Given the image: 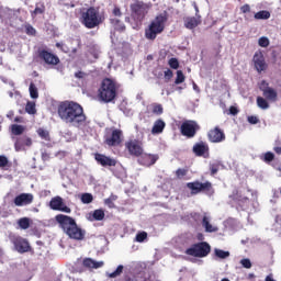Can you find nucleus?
Returning a JSON list of instances; mask_svg holds the SVG:
<instances>
[{
  "mask_svg": "<svg viewBox=\"0 0 281 281\" xmlns=\"http://www.w3.org/2000/svg\"><path fill=\"white\" fill-rule=\"evenodd\" d=\"M259 90L263 92V97L266 98V100L272 102H276L278 100V92L273 88H270L269 83L265 80L261 81V87H259Z\"/></svg>",
  "mask_w": 281,
  "mask_h": 281,
  "instance_id": "obj_13",
  "label": "nucleus"
},
{
  "mask_svg": "<svg viewBox=\"0 0 281 281\" xmlns=\"http://www.w3.org/2000/svg\"><path fill=\"white\" fill-rule=\"evenodd\" d=\"M25 111L31 115L36 114V104L34 102L29 101L25 106Z\"/></svg>",
  "mask_w": 281,
  "mask_h": 281,
  "instance_id": "obj_34",
  "label": "nucleus"
},
{
  "mask_svg": "<svg viewBox=\"0 0 281 281\" xmlns=\"http://www.w3.org/2000/svg\"><path fill=\"white\" fill-rule=\"evenodd\" d=\"M104 21L105 18L93 7L89 8L86 12H82L80 18L81 24L89 30L100 26Z\"/></svg>",
  "mask_w": 281,
  "mask_h": 281,
  "instance_id": "obj_3",
  "label": "nucleus"
},
{
  "mask_svg": "<svg viewBox=\"0 0 281 281\" xmlns=\"http://www.w3.org/2000/svg\"><path fill=\"white\" fill-rule=\"evenodd\" d=\"M207 137L211 143H222L226 139L225 133L218 126L211 130Z\"/></svg>",
  "mask_w": 281,
  "mask_h": 281,
  "instance_id": "obj_16",
  "label": "nucleus"
},
{
  "mask_svg": "<svg viewBox=\"0 0 281 281\" xmlns=\"http://www.w3.org/2000/svg\"><path fill=\"white\" fill-rule=\"evenodd\" d=\"M215 255L217 256V258L220 259H226L229 257V251H225V250H222V249H215Z\"/></svg>",
  "mask_w": 281,
  "mask_h": 281,
  "instance_id": "obj_40",
  "label": "nucleus"
},
{
  "mask_svg": "<svg viewBox=\"0 0 281 281\" xmlns=\"http://www.w3.org/2000/svg\"><path fill=\"white\" fill-rule=\"evenodd\" d=\"M211 245L206 241H200L186 250V254L196 258H204L211 252Z\"/></svg>",
  "mask_w": 281,
  "mask_h": 281,
  "instance_id": "obj_7",
  "label": "nucleus"
},
{
  "mask_svg": "<svg viewBox=\"0 0 281 281\" xmlns=\"http://www.w3.org/2000/svg\"><path fill=\"white\" fill-rule=\"evenodd\" d=\"M88 76V74L83 72V71H78L75 74V77L77 79H85Z\"/></svg>",
  "mask_w": 281,
  "mask_h": 281,
  "instance_id": "obj_52",
  "label": "nucleus"
},
{
  "mask_svg": "<svg viewBox=\"0 0 281 281\" xmlns=\"http://www.w3.org/2000/svg\"><path fill=\"white\" fill-rule=\"evenodd\" d=\"M117 95V88L114 81L106 78L99 89V99L105 103L113 102Z\"/></svg>",
  "mask_w": 281,
  "mask_h": 281,
  "instance_id": "obj_5",
  "label": "nucleus"
},
{
  "mask_svg": "<svg viewBox=\"0 0 281 281\" xmlns=\"http://www.w3.org/2000/svg\"><path fill=\"white\" fill-rule=\"evenodd\" d=\"M37 134L38 136L44 139V140H47L49 142L50 140V135H49V132L44 130V128H38L37 130Z\"/></svg>",
  "mask_w": 281,
  "mask_h": 281,
  "instance_id": "obj_33",
  "label": "nucleus"
},
{
  "mask_svg": "<svg viewBox=\"0 0 281 281\" xmlns=\"http://www.w3.org/2000/svg\"><path fill=\"white\" fill-rule=\"evenodd\" d=\"M57 223L64 232L72 239L82 240L86 232L78 227L76 221L67 215L58 214L56 217Z\"/></svg>",
  "mask_w": 281,
  "mask_h": 281,
  "instance_id": "obj_2",
  "label": "nucleus"
},
{
  "mask_svg": "<svg viewBox=\"0 0 281 281\" xmlns=\"http://www.w3.org/2000/svg\"><path fill=\"white\" fill-rule=\"evenodd\" d=\"M201 130V126L196 121L189 120L182 123L180 127V132L187 138H193L196 133Z\"/></svg>",
  "mask_w": 281,
  "mask_h": 281,
  "instance_id": "obj_9",
  "label": "nucleus"
},
{
  "mask_svg": "<svg viewBox=\"0 0 281 281\" xmlns=\"http://www.w3.org/2000/svg\"><path fill=\"white\" fill-rule=\"evenodd\" d=\"M8 165V159L4 156H0V167H5Z\"/></svg>",
  "mask_w": 281,
  "mask_h": 281,
  "instance_id": "obj_56",
  "label": "nucleus"
},
{
  "mask_svg": "<svg viewBox=\"0 0 281 281\" xmlns=\"http://www.w3.org/2000/svg\"><path fill=\"white\" fill-rule=\"evenodd\" d=\"M166 127V123L162 120H157L154 124V127L151 130V133L154 135L161 134Z\"/></svg>",
  "mask_w": 281,
  "mask_h": 281,
  "instance_id": "obj_25",
  "label": "nucleus"
},
{
  "mask_svg": "<svg viewBox=\"0 0 281 281\" xmlns=\"http://www.w3.org/2000/svg\"><path fill=\"white\" fill-rule=\"evenodd\" d=\"M274 158H276V155L271 151L263 154V161H266L267 164L273 161Z\"/></svg>",
  "mask_w": 281,
  "mask_h": 281,
  "instance_id": "obj_44",
  "label": "nucleus"
},
{
  "mask_svg": "<svg viewBox=\"0 0 281 281\" xmlns=\"http://www.w3.org/2000/svg\"><path fill=\"white\" fill-rule=\"evenodd\" d=\"M273 150L277 153V155H281V146L274 147Z\"/></svg>",
  "mask_w": 281,
  "mask_h": 281,
  "instance_id": "obj_59",
  "label": "nucleus"
},
{
  "mask_svg": "<svg viewBox=\"0 0 281 281\" xmlns=\"http://www.w3.org/2000/svg\"><path fill=\"white\" fill-rule=\"evenodd\" d=\"M31 145H32V139L26 135H23L16 138L14 147L16 151H20V150H24L25 147H30Z\"/></svg>",
  "mask_w": 281,
  "mask_h": 281,
  "instance_id": "obj_20",
  "label": "nucleus"
},
{
  "mask_svg": "<svg viewBox=\"0 0 281 281\" xmlns=\"http://www.w3.org/2000/svg\"><path fill=\"white\" fill-rule=\"evenodd\" d=\"M271 18V13L269 11H259L255 13V20H269Z\"/></svg>",
  "mask_w": 281,
  "mask_h": 281,
  "instance_id": "obj_30",
  "label": "nucleus"
},
{
  "mask_svg": "<svg viewBox=\"0 0 281 281\" xmlns=\"http://www.w3.org/2000/svg\"><path fill=\"white\" fill-rule=\"evenodd\" d=\"M49 206H50V209L54 210V211H60V212H65V213H70V212H71V209L68 207V206L65 204L63 198H60V196H55V198H53V199L50 200V202H49Z\"/></svg>",
  "mask_w": 281,
  "mask_h": 281,
  "instance_id": "obj_14",
  "label": "nucleus"
},
{
  "mask_svg": "<svg viewBox=\"0 0 281 281\" xmlns=\"http://www.w3.org/2000/svg\"><path fill=\"white\" fill-rule=\"evenodd\" d=\"M252 63L255 64V69H257V72L259 74L268 69V64L266 63L265 56L260 52L255 53V56H252Z\"/></svg>",
  "mask_w": 281,
  "mask_h": 281,
  "instance_id": "obj_15",
  "label": "nucleus"
},
{
  "mask_svg": "<svg viewBox=\"0 0 281 281\" xmlns=\"http://www.w3.org/2000/svg\"><path fill=\"white\" fill-rule=\"evenodd\" d=\"M228 113L232 115H237L239 113V110L236 106H231L228 109Z\"/></svg>",
  "mask_w": 281,
  "mask_h": 281,
  "instance_id": "obj_54",
  "label": "nucleus"
},
{
  "mask_svg": "<svg viewBox=\"0 0 281 281\" xmlns=\"http://www.w3.org/2000/svg\"><path fill=\"white\" fill-rule=\"evenodd\" d=\"M189 170L188 169H182V168H179L177 171H176V176L178 179H182L183 177H186L188 175Z\"/></svg>",
  "mask_w": 281,
  "mask_h": 281,
  "instance_id": "obj_45",
  "label": "nucleus"
},
{
  "mask_svg": "<svg viewBox=\"0 0 281 281\" xmlns=\"http://www.w3.org/2000/svg\"><path fill=\"white\" fill-rule=\"evenodd\" d=\"M105 203H106V204H112L111 199H106V200H105Z\"/></svg>",
  "mask_w": 281,
  "mask_h": 281,
  "instance_id": "obj_62",
  "label": "nucleus"
},
{
  "mask_svg": "<svg viewBox=\"0 0 281 281\" xmlns=\"http://www.w3.org/2000/svg\"><path fill=\"white\" fill-rule=\"evenodd\" d=\"M231 199H233V201H237V202H241V203H245V202L249 201V198L243 195V192L239 191V190L233 191V194L231 195Z\"/></svg>",
  "mask_w": 281,
  "mask_h": 281,
  "instance_id": "obj_26",
  "label": "nucleus"
},
{
  "mask_svg": "<svg viewBox=\"0 0 281 281\" xmlns=\"http://www.w3.org/2000/svg\"><path fill=\"white\" fill-rule=\"evenodd\" d=\"M221 166H222V164H221L220 161L210 164L211 175H212V176H215V175L218 172Z\"/></svg>",
  "mask_w": 281,
  "mask_h": 281,
  "instance_id": "obj_35",
  "label": "nucleus"
},
{
  "mask_svg": "<svg viewBox=\"0 0 281 281\" xmlns=\"http://www.w3.org/2000/svg\"><path fill=\"white\" fill-rule=\"evenodd\" d=\"M113 15L119 16V18L122 16V12H121V9L119 7L114 8Z\"/></svg>",
  "mask_w": 281,
  "mask_h": 281,
  "instance_id": "obj_57",
  "label": "nucleus"
},
{
  "mask_svg": "<svg viewBox=\"0 0 281 281\" xmlns=\"http://www.w3.org/2000/svg\"><path fill=\"white\" fill-rule=\"evenodd\" d=\"M168 21V13L164 12L156 16L148 29L145 30V37L149 41H155L157 35L165 31L166 22Z\"/></svg>",
  "mask_w": 281,
  "mask_h": 281,
  "instance_id": "obj_4",
  "label": "nucleus"
},
{
  "mask_svg": "<svg viewBox=\"0 0 281 281\" xmlns=\"http://www.w3.org/2000/svg\"><path fill=\"white\" fill-rule=\"evenodd\" d=\"M58 116L66 124L80 127L87 121L83 108L74 101H64L58 105Z\"/></svg>",
  "mask_w": 281,
  "mask_h": 281,
  "instance_id": "obj_1",
  "label": "nucleus"
},
{
  "mask_svg": "<svg viewBox=\"0 0 281 281\" xmlns=\"http://www.w3.org/2000/svg\"><path fill=\"white\" fill-rule=\"evenodd\" d=\"M186 81V76L183 75V72L181 70L177 71V79L175 81L176 85H180Z\"/></svg>",
  "mask_w": 281,
  "mask_h": 281,
  "instance_id": "obj_43",
  "label": "nucleus"
},
{
  "mask_svg": "<svg viewBox=\"0 0 281 281\" xmlns=\"http://www.w3.org/2000/svg\"><path fill=\"white\" fill-rule=\"evenodd\" d=\"M124 267L120 265L115 271L109 274L110 278H116L123 272Z\"/></svg>",
  "mask_w": 281,
  "mask_h": 281,
  "instance_id": "obj_46",
  "label": "nucleus"
},
{
  "mask_svg": "<svg viewBox=\"0 0 281 281\" xmlns=\"http://www.w3.org/2000/svg\"><path fill=\"white\" fill-rule=\"evenodd\" d=\"M270 45V41L268 37L259 38V46L267 48Z\"/></svg>",
  "mask_w": 281,
  "mask_h": 281,
  "instance_id": "obj_47",
  "label": "nucleus"
},
{
  "mask_svg": "<svg viewBox=\"0 0 281 281\" xmlns=\"http://www.w3.org/2000/svg\"><path fill=\"white\" fill-rule=\"evenodd\" d=\"M257 106L267 110L269 109V103L267 102L266 99L261 98V97H257Z\"/></svg>",
  "mask_w": 281,
  "mask_h": 281,
  "instance_id": "obj_36",
  "label": "nucleus"
},
{
  "mask_svg": "<svg viewBox=\"0 0 281 281\" xmlns=\"http://www.w3.org/2000/svg\"><path fill=\"white\" fill-rule=\"evenodd\" d=\"M151 4L145 3L143 1L136 0L134 3L131 4V16L136 22L142 24L145 20L148 11L150 10Z\"/></svg>",
  "mask_w": 281,
  "mask_h": 281,
  "instance_id": "obj_6",
  "label": "nucleus"
},
{
  "mask_svg": "<svg viewBox=\"0 0 281 281\" xmlns=\"http://www.w3.org/2000/svg\"><path fill=\"white\" fill-rule=\"evenodd\" d=\"M274 169L279 170L281 172V167H278V166H273Z\"/></svg>",
  "mask_w": 281,
  "mask_h": 281,
  "instance_id": "obj_63",
  "label": "nucleus"
},
{
  "mask_svg": "<svg viewBox=\"0 0 281 281\" xmlns=\"http://www.w3.org/2000/svg\"><path fill=\"white\" fill-rule=\"evenodd\" d=\"M209 151H210V147L206 143L204 142H201V143H196L194 146H193V153L198 156V157H205V154L209 155Z\"/></svg>",
  "mask_w": 281,
  "mask_h": 281,
  "instance_id": "obj_21",
  "label": "nucleus"
},
{
  "mask_svg": "<svg viewBox=\"0 0 281 281\" xmlns=\"http://www.w3.org/2000/svg\"><path fill=\"white\" fill-rule=\"evenodd\" d=\"M9 238H10V241L14 245V248L18 252L24 254L32 250V247L30 246V243L27 241V239L19 235H10Z\"/></svg>",
  "mask_w": 281,
  "mask_h": 281,
  "instance_id": "obj_10",
  "label": "nucleus"
},
{
  "mask_svg": "<svg viewBox=\"0 0 281 281\" xmlns=\"http://www.w3.org/2000/svg\"><path fill=\"white\" fill-rule=\"evenodd\" d=\"M123 281H138V280L134 273H127L124 276Z\"/></svg>",
  "mask_w": 281,
  "mask_h": 281,
  "instance_id": "obj_49",
  "label": "nucleus"
},
{
  "mask_svg": "<svg viewBox=\"0 0 281 281\" xmlns=\"http://www.w3.org/2000/svg\"><path fill=\"white\" fill-rule=\"evenodd\" d=\"M165 77L166 79L170 80L173 77V72L170 69H168L167 71H165Z\"/></svg>",
  "mask_w": 281,
  "mask_h": 281,
  "instance_id": "obj_58",
  "label": "nucleus"
},
{
  "mask_svg": "<svg viewBox=\"0 0 281 281\" xmlns=\"http://www.w3.org/2000/svg\"><path fill=\"white\" fill-rule=\"evenodd\" d=\"M18 224L22 229H27L30 227V218L27 217L20 218Z\"/></svg>",
  "mask_w": 281,
  "mask_h": 281,
  "instance_id": "obj_37",
  "label": "nucleus"
},
{
  "mask_svg": "<svg viewBox=\"0 0 281 281\" xmlns=\"http://www.w3.org/2000/svg\"><path fill=\"white\" fill-rule=\"evenodd\" d=\"M94 158L98 161V164H100L103 167H115L116 166V160L111 157H108L105 155L95 154Z\"/></svg>",
  "mask_w": 281,
  "mask_h": 281,
  "instance_id": "obj_18",
  "label": "nucleus"
},
{
  "mask_svg": "<svg viewBox=\"0 0 281 281\" xmlns=\"http://www.w3.org/2000/svg\"><path fill=\"white\" fill-rule=\"evenodd\" d=\"M239 11H241L244 14H247L251 12V8L249 4H244L241 8H239Z\"/></svg>",
  "mask_w": 281,
  "mask_h": 281,
  "instance_id": "obj_51",
  "label": "nucleus"
},
{
  "mask_svg": "<svg viewBox=\"0 0 281 281\" xmlns=\"http://www.w3.org/2000/svg\"><path fill=\"white\" fill-rule=\"evenodd\" d=\"M240 263H241V266H244V268H246V269H250L251 268V261H250V259H241V261H240Z\"/></svg>",
  "mask_w": 281,
  "mask_h": 281,
  "instance_id": "obj_50",
  "label": "nucleus"
},
{
  "mask_svg": "<svg viewBox=\"0 0 281 281\" xmlns=\"http://www.w3.org/2000/svg\"><path fill=\"white\" fill-rule=\"evenodd\" d=\"M82 266L87 269H99L104 266L103 261H95L92 258H85L82 260Z\"/></svg>",
  "mask_w": 281,
  "mask_h": 281,
  "instance_id": "obj_23",
  "label": "nucleus"
},
{
  "mask_svg": "<svg viewBox=\"0 0 281 281\" xmlns=\"http://www.w3.org/2000/svg\"><path fill=\"white\" fill-rule=\"evenodd\" d=\"M168 64L172 69H178L180 66L177 58H171Z\"/></svg>",
  "mask_w": 281,
  "mask_h": 281,
  "instance_id": "obj_48",
  "label": "nucleus"
},
{
  "mask_svg": "<svg viewBox=\"0 0 281 281\" xmlns=\"http://www.w3.org/2000/svg\"><path fill=\"white\" fill-rule=\"evenodd\" d=\"M153 113L156 115H161L164 113V108L161 104H153Z\"/></svg>",
  "mask_w": 281,
  "mask_h": 281,
  "instance_id": "obj_41",
  "label": "nucleus"
},
{
  "mask_svg": "<svg viewBox=\"0 0 281 281\" xmlns=\"http://www.w3.org/2000/svg\"><path fill=\"white\" fill-rule=\"evenodd\" d=\"M111 24L114 25V29L120 32H124L126 29L125 25L117 19H112Z\"/></svg>",
  "mask_w": 281,
  "mask_h": 281,
  "instance_id": "obj_31",
  "label": "nucleus"
},
{
  "mask_svg": "<svg viewBox=\"0 0 281 281\" xmlns=\"http://www.w3.org/2000/svg\"><path fill=\"white\" fill-rule=\"evenodd\" d=\"M147 238H148V234L146 232H139L136 235L135 240L138 241V243H144Z\"/></svg>",
  "mask_w": 281,
  "mask_h": 281,
  "instance_id": "obj_42",
  "label": "nucleus"
},
{
  "mask_svg": "<svg viewBox=\"0 0 281 281\" xmlns=\"http://www.w3.org/2000/svg\"><path fill=\"white\" fill-rule=\"evenodd\" d=\"M46 11L45 4L43 2H38L35 4V10L31 12L32 18H35L38 14H44Z\"/></svg>",
  "mask_w": 281,
  "mask_h": 281,
  "instance_id": "obj_28",
  "label": "nucleus"
},
{
  "mask_svg": "<svg viewBox=\"0 0 281 281\" xmlns=\"http://www.w3.org/2000/svg\"><path fill=\"white\" fill-rule=\"evenodd\" d=\"M38 58L48 66H57L60 63L58 56L49 53L46 49H38Z\"/></svg>",
  "mask_w": 281,
  "mask_h": 281,
  "instance_id": "obj_12",
  "label": "nucleus"
},
{
  "mask_svg": "<svg viewBox=\"0 0 281 281\" xmlns=\"http://www.w3.org/2000/svg\"><path fill=\"white\" fill-rule=\"evenodd\" d=\"M266 281H276V280H274L273 277L270 274V276L266 277Z\"/></svg>",
  "mask_w": 281,
  "mask_h": 281,
  "instance_id": "obj_61",
  "label": "nucleus"
},
{
  "mask_svg": "<svg viewBox=\"0 0 281 281\" xmlns=\"http://www.w3.org/2000/svg\"><path fill=\"white\" fill-rule=\"evenodd\" d=\"M183 22H184V26L188 30H194L202 23V20L200 15H196V16L184 18Z\"/></svg>",
  "mask_w": 281,
  "mask_h": 281,
  "instance_id": "obj_22",
  "label": "nucleus"
},
{
  "mask_svg": "<svg viewBox=\"0 0 281 281\" xmlns=\"http://www.w3.org/2000/svg\"><path fill=\"white\" fill-rule=\"evenodd\" d=\"M248 123L250 124H258L259 119L257 116H248Z\"/></svg>",
  "mask_w": 281,
  "mask_h": 281,
  "instance_id": "obj_53",
  "label": "nucleus"
},
{
  "mask_svg": "<svg viewBox=\"0 0 281 281\" xmlns=\"http://www.w3.org/2000/svg\"><path fill=\"white\" fill-rule=\"evenodd\" d=\"M105 216V213L102 209L95 210L92 214L94 221H102Z\"/></svg>",
  "mask_w": 281,
  "mask_h": 281,
  "instance_id": "obj_32",
  "label": "nucleus"
},
{
  "mask_svg": "<svg viewBox=\"0 0 281 281\" xmlns=\"http://www.w3.org/2000/svg\"><path fill=\"white\" fill-rule=\"evenodd\" d=\"M14 122H16V123H23V117L16 116V117L14 119Z\"/></svg>",
  "mask_w": 281,
  "mask_h": 281,
  "instance_id": "obj_60",
  "label": "nucleus"
},
{
  "mask_svg": "<svg viewBox=\"0 0 281 281\" xmlns=\"http://www.w3.org/2000/svg\"><path fill=\"white\" fill-rule=\"evenodd\" d=\"M24 131H25V126H23V125L13 124L11 126V133L13 135L20 136L24 133Z\"/></svg>",
  "mask_w": 281,
  "mask_h": 281,
  "instance_id": "obj_29",
  "label": "nucleus"
},
{
  "mask_svg": "<svg viewBox=\"0 0 281 281\" xmlns=\"http://www.w3.org/2000/svg\"><path fill=\"white\" fill-rule=\"evenodd\" d=\"M93 201V195L91 193H83L81 195V202L85 204H90Z\"/></svg>",
  "mask_w": 281,
  "mask_h": 281,
  "instance_id": "obj_39",
  "label": "nucleus"
},
{
  "mask_svg": "<svg viewBox=\"0 0 281 281\" xmlns=\"http://www.w3.org/2000/svg\"><path fill=\"white\" fill-rule=\"evenodd\" d=\"M202 225H203V227H205V232H207V233H215V232L218 231L217 227H214V226L210 223V218H209L207 216H204V217H203Z\"/></svg>",
  "mask_w": 281,
  "mask_h": 281,
  "instance_id": "obj_27",
  "label": "nucleus"
},
{
  "mask_svg": "<svg viewBox=\"0 0 281 281\" xmlns=\"http://www.w3.org/2000/svg\"><path fill=\"white\" fill-rule=\"evenodd\" d=\"M125 147L132 156L140 157L144 154L143 143L138 139L126 142Z\"/></svg>",
  "mask_w": 281,
  "mask_h": 281,
  "instance_id": "obj_11",
  "label": "nucleus"
},
{
  "mask_svg": "<svg viewBox=\"0 0 281 281\" xmlns=\"http://www.w3.org/2000/svg\"><path fill=\"white\" fill-rule=\"evenodd\" d=\"M158 159L159 157L157 155L145 154L139 160V162L144 166H153L154 164H156Z\"/></svg>",
  "mask_w": 281,
  "mask_h": 281,
  "instance_id": "obj_24",
  "label": "nucleus"
},
{
  "mask_svg": "<svg viewBox=\"0 0 281 281\" xmlns=\"http://www.w3.org/2000/svg\"><path fill=\"white\" fill-rule=\"evenodd\" d=\"M222 281H229V279H227V278H224V279H222Z\"/></svg>",
  "mask_w": 281,
  "mask_h": 281,
  "instance_id": "obj_64",
  "label": "nucleus"
},
{
  "mask_svg": "<svg viewBox=\"0 0 281 281\" xmlns=\"http://www.w3.org/2000/svg\"><path fill=\"white\" fill-rule=\"evenodd\" d=\"M33 195L31 193H22L14 199V204L16 206L29 205L33 202Z\"/></svg>",
  "mask_w": 281,
  "mask_h": 281,
  "instance_id": "obj_19",
  "label": "nucleus"
},
{
  "mask_svg": "<svg viewBox=\"0 0 281 281\" xmlns=\"http://www.w3.org/2000/svg\"><path fill=\"white\" fill-rule=\"evenodd\" d=\"M26 34L34 36L36 34V31L31 25H29L26 27Z\"/></svg>",
  "mask_w": 281,
  "mask_h": 281,
  "instance_id": "obj_55",
  "label": "nucleus"
},
{
  "mask_svg": "<svg viewBox=\"0 0 281 281\" xmlns=\"http://www.w3.org/2000/svg\"><path fill=\"white\" fill-rule=\"evenodd\" d=\"M187 187L191 190L192 194H199L203 192L206 195L212 196L215 193L213 184L210 181H206L204 183L200 181L189 182Z\"/></svg>",
  "mask_w": 281,
  "mask_h": 281,
  "instance_id": "obj_8",
  "label": "nucleus"
},
{
  "mask_svg": "<svg viewBox=\"0 0 281 281\" xmlns=\"http://www.w3.org/2000/svg\"><path fill=\"white\" fill-rule=\"evenodd\" d=\"M30 95L32 99H37L38 98V90L36 88V86L32 82L30 85Z\"/></svg>",
  "mask_w": 281,
  "mask_h": 281,
  "instance_id": "obj_38",
  "label": "nucleus"
},
{
  "mask_svg": "<svg viewBox=\"0 0 281 281\" xmlns=\"http://www.w3.org/2000/svg\"><path fill=\"white\" fill-rule=\"evenodd\" d=\"M123 132L121 130H114L110 137H106L105 144L114 147L122 143Z\"/></svg>",
  "mask_w": 281,
  "mask_h": 281,
  "instance_id": "obj_17",
  "label": "nucleus"
}]
</instances>
